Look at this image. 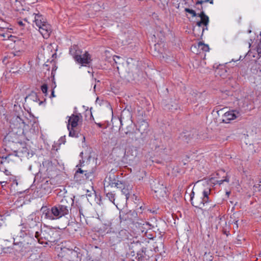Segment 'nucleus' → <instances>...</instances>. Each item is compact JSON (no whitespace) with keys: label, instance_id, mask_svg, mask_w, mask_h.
<instances>
[{"label":"nucleus","instance_id":"f3484780","mask_svg":"<svg viewBox=\"0 0 261 261\" xmlns=\"http://www.w3.org/2000/svg\"><path fill=\"white\" fill-rule=\"evenodd\" d=\"M198 16L201 18L200 21L196 22V25L198 27V29H200V27L202 25H204L205 27V30H207V25L209 22L208 17L205 14L203 11H202L200 13L198 14ZM204 30V28L202 29V32H203Z\"/></svg>","mask_w":261,"mask_h":261},{"label":"nucleus","instance_id":"c756f323","mask_svg":"<svg viewBox=\"0 0 261 261\" xmlns=\"http://www.w3.org/2000/svg\"><path fill=\"white\" fill-rule=\"evenodd\" d=\"M10 156H7L5 159H2L0 157V164H7L9 163Z\"/></svg>","mask_w":261,"mask_h":261},{"label":"nucleus","instance_id":"a878e982","mask_svg":"<svg viewBox=\"0 0 261 261\" xmlns=\"http://www.w3.org/2000/svg\"><path fill=\"white\" fill-rule=\"evenodd\" d=\"M148 128V124L146 122L143 121L138 128V131L141 134L147 132Z\"/></svg>","mask_w":261,"mask_h":261},{"label":"nucleus","instance_id":"13d9d810","mask_svg":"<svg viewBox=\"0 0 261 261\" xmlns=\"http://www.w3.org/2000/svg\"><path fill=\"white\" fill-rule=\"evenodd\" d=\"M255 67L256 68V67H257V64H255Z\"/></svg>","mask_w":261,"mask_h":261},{"label":"nucleus","instance_id":"f03ea898","mask_svg":"<svg viewBox=\"0 0 261 261\" xmlns=\"http://www.w3.org/2000/svg\"><path fill=\"white\" fill-rule=\"evenodd\" d=\"M35 237L41 244H47L48 242H57L59 238V232L53 229L46 228L40 232L36 231Z\"/></svg>","mask_w":261,"mask_h":261},{"label":"nucleus","instance_id":"4d7b16f0","mask_svg":"<svg viewBox=\"0 0 261 261\" xmlns=\"http://www.w3.org/2000/svg\"><path fill=\"white\" fill-rule=\"evenodd\" d=\"M116 58L119 59V57H118V56H116Z\"/></svg>","mask_w":261,"mask_h":261},{"label":"nucleus","instance_id":"c03bdc74","mask_svg":"<svg viewBox=\"0 0 261 261\" xmlns=\"http://www.w3.org/2000/svg\"><path fill=\"white\" fill-rule=\"evenodd\" d=\"M122 119H123V118H122V116H121V117H120V118L119 119V121H120V122L121 126L123 125V124H122V122H123V120H122Z\"/></svg>","mask_w":261,"mask_h":261},{"label":"nucleus","instance_id":"e433bc0d","mask_svg":"<svg viewBox=\"0 0 261 261\" xmlns=\"http://www.w3.org/2000/svg\"><path fill=\"white\" fill-rule=\"evenodd\" d=\"M0 36L3 37L4 38L3 40H6L7 38L9 39L10 38H14V36H12V35H9L8 34H1L0 35Z\"/></svg>","mask_w":261,"mask_h":261},{"label":"nucleus","instance_id":"bb28decb","mask_svg":"<svg viewBox=\"0 0 261 261\" xmlns=\"http://www.w3.org/2000/svg\"><path fill=\"white\" fill-rule=\"evenodd\" d=\"M197 47L198 49L202 50L204 52H207L209 51L210 48L207 44H205L202 42H199L197 44Z\"/></svg>","mask_w":261,"mask_h":261},{"label":"nucleus","instance_id":"423d86ee","mask_svg":"<svg viewBox=\"0 0 261 261\" xmlns=\"http://www.w3.org/2000/svg\"><path fill=\"white\" fill-rule=\"evenodd\" d=\"M35 240L30 236H26L22 241L14 242L13 249L17 252H19L22 255H25L27 253L32 250V245L34 244Z\"/></svg>","mask_w":261,"mask_h":261},{"label":"nucleus","instance_id":"ea45409f","mask_svg":"<svg viewBox=\"0 0 261 261\" xmlns=\"http://www.w3.org/2000/svg\"><path fill=\"white\" fill-rule=\"evenodd\" d=\"M259 70H257L256 73L258 74L259 76L260 77V81L261 82V67H258Z\"/></svg>","mask_w":261,"mask_h":261},{"label":"nucleus","instance_id":"4468645a","mask_svg":"<svg viewBox=\"0 0 261 261\" xmlns=\"http://www.w3.org/2000/svg\"><path fill=\"white\" fill-rule=\"evenodd\" d=\"M38 29L44 38L47 39L49 37L51 32V25L47 22L42 24L41 26L38 27Z\"/></svg>","mask_w":261,"mask_h":261},{"label":"nucleus","instance_id":"cd10ccee","mask_svg":"<svg viewBox=\"0 0 261 261\" xmlns=\"http://www.w3.org/2000/svg\"><path fill=\"white\" fill-rule=\"evenodd\" d=\"M42 165L46 168V171L50 170L53 166L52 162L49 160H45L42 162Z\"/></svg>","mask_w":261,"mask_h":261},{"label":"nucleus","instance_id":"864d4df0","mask_svg":"<svg viewBox=\"0 0 261 261\" xmlns=\"http://www.w3.org/2000/svg\"><path fill=\"white\" fill-rule=\"evenodd\" d=\"M34 95H35V97H36V99H37L36 94H35H35H34Z\"/></svg>","mask_w":261,"mask_h":261},{"label":"nucleus","instance_id":"39448f33","mask_svg":"<svg viewBox=\"0 0 261 261\" xmlns=\"http://www.w3.org/2000/svg\"><path fill=\"white\" fill-rule=\"evenodd\" d=\"M27 127H29L28 125L26 124L22 118L19 116L14 117L13 118L10 125L12 133H10L8 136L11 137L14 134L19 136H25L24 129H26Z\"/></svg>","mask_w":261,"mask_h":261},{"label":"nucleus","instance_id":"393cba45","mask_svg":"<svg viewBox=\"0 0 261 261\" xmlns=\"http://www.w3.org/2000/svg\"><path fill=\"white\" fill-rule=\"evenodd\" d=\"M131 121V123H132V121ZM133 130H134V128H133L132 125L131 124L130 125H129L126 127V129L124 131V133L128 137L132 138V139H133V135L134 134Z\"/></svg>","mask_w":261,"mask_h":261},{"label":"nucleus","instance_id":"f8f14e48","mask_svg":"<svg viewBox=\"0 0 261 261\" xmlns=\"http://www.w3.org/2000/svg\"><path fill=\"white\" fill-rule=\"evenodd\" d=\"M15 45L13 48V51L11 53V55H13V57H20L24 53L25 49V45L23 41L18 40L14 41Z\"/></svg>","mask_w":261,"mask_h":261},{"label":"nucleus","instance_id":"7ed1b4c3","mask_svg":"<svg viewBox=\"0 0 261 261\" xmlns=\"http://www.w3.org/2000/svg\"><path fill=\"white\" fill-rule=\"evenodd\" d=\"M41 210L42 211V217H44V219L49 220L60 219L69 214L67 211L58 204L53 206L50 209L42 207Z\"/></svg>","mask_w":261,"mask_h":261},{"label":"nucleus","instance_id":"2f4dec72","mask_svg":"<svg viewBox=\"0 0 261 261\" xmlns=\"http://www.w3.org/2000/svg\"><path fill=\"white\" fill-rule=\"evenodd\" d=\"M207 2H209L210 4H212L213 3V0H198L196 5H202L203 3Z\"/></svg>","mask_w":261,"mask_h":261},{"label":"nucleus","instance_id":"a19ab883","mask_svg":"<svg viewBox=\"0 0 261 261\" xmlns=\"http://www.w3.org/2000/svg\"><path fill=\"white\" fill-rule=\"evenodd\" d=\"M126 233H127V230H125V229H124V230H121L119 232V234H120V236H121V235H122V234H126Z\"/></svg>","mask_w":261,"mask_h":261},{"label":"nucleus","instance_id":"ddd939ff","mask_svg":"<svg viewBox=\"0 0 261 261\" xmlns=\"http://www.w3.org/2000/svg\"><path fill=\"white\" fill-rule=\"evenodd\" d=\"M241 116V113L237 110L225 112L222 116V122L228 123L231 120H233Z\"/></svg>","mask_w":261,"mask_h":261},{"label":"nucleus","instance_id":"5701e85b","mask_svg":"<svg viewBox=\"0 0 261 261\" xmlns=\"http://www.w3.org/2000/svg\"><path fill=\"white\" fill-rule=\"evenodd\" d=\"M161 141L159 139H151L150 142V146L152 150H156L161 147Z\"/></svg>","mask_w":261,"mask_h":261},{"label":"nucleus","instance_id":"b1692460","mask_svg":"<svg viewBox=\"0 0 261 261\" xmlns=\"http://www.w3.org/2000/svg\"><path fill=\"white\" fill-rule=\"evenodd\" d=\"M67 128L69 132V136L75 138H77L79 137V132L75 129V127L71 128L69 125H67Z\"/></svg>","mask_w":261,"mask_h":261},{"label":"nucleus","instance_id":"473e14b6","mask_svg":"<svg viewBox=\"0 0 261 261\" xmlns=\"http://www.w3.org/2000/svg\"><path fill=\"white\" fill-rule=\"evenodd\" d=\"M231 221H232V223H233L236 225V227H238V222L239 221L238 219H236L235 214H233L232 216L230 217Z\"/></svg>","mask_w":261,"mask_h":261},{"label":"nucleus","instance_id":"79ce46f5","mask_svg":"<svg viewBox=\"0 0 261 261\" xmlns=\"http://www.w3.org/2000/svg\"><path fill=\"white\" fill-rule=\"evenodd\" d=\"M3 172H4L6 175H9L10 172L7 169H5Z\"/></svg>","mask_w":261,"mask_h":261},{"label":"nucleus","instance_id":"de8ad7c7","mask_svg":"<svg viewBox=\"0 0 261 261\" xmlns=\"http://www.w3.org/2000/svg\"><path fill=\"white\" fill-rule=\"evenodd\" d=\"M97 125H98V126L99 127H101V126H102V124H100V123H98V124H97Z\"/></svg>","mask_w":261,"mask_h":261},{"label":"nucleus","instance_id":"f257e3e1","mask_svg":"<svg viewBox=\"0 0 261 261\" xmlns=\"http://www.w3.org/2000/svg\"><path fill=\"white\" fill-rule=\"evenodd\" d=\"M211 192V189L210 188H204L196 197H194V192L192 191L190 195L191 204L195 207L202 211L203 213L211 212L212 208L215 207L216 205L211 203L212 200L210 197Z\"/></svg>","mask_w":261,"mask_h":261},{"label":"nucleus","instance_id":"6e6d98bb","mask_svg":"<svg viewBox=\"0 0 261 261\" xmlns=\"http://www.w3.org/2000/svg\"><path fill=\"white\" fill-rule=\"evenodd\" d=\"M219 112L220 111H217V113L218 114V115H219Z\"/></svg>","mask_w":261,"mask_h":261},{"label":"nucleus","instance_id":"72a5a7b5","mask_svg":"<svg viewBox=\"0 0 261 261\" xmlns=\"http://www.w3.org/2000/svg\"><path fill=\"white\" fill-rule=\"evenodd\" d=\"M126 215V214H125L123 212H120L119 213V218L120 220V222H121L122 220L125 221L126 220L127 218L125 217Z\"/></svg>","mask_w":261,"mask_h":261},{"label":"nucleus","instance_id":"c9c22d12","mask_svg":"<svg viewBox=\"0 0 261 261\" xmlns=\"http://www.w3.org/2000/svg\"><path fill=\"white\" fill-rule=\"evenodd\" d=\"M9 163L0 164V171L3 172L6 168L8 167Z\"/></svg>","mask_w":261,"mask_h":261},{"label":"nucleus","instance_id":"0eeeda50","mask_svg":"<svg viewBox=\"0 0 261 261\" xmlns=\"http://www.w3.org/2000/svg\"><path fill=\"white\" fill-rule=\"evenodd\" d=\"M151 188L155 193L157 198H160L166 195V186L163 179L157 178L150 182Z\"/></svg>","mask_w":261,"mask_h":261},{"label":"nucleus","instance_id":"09e8293b","mask_svg":"<svg viewBox=\"0 0 261 261\" xmlns=\"http://www.w3.org/2000/svg\"><path fill=\"white\" fill-rule=\"evenodd\" d=\"M6 183H7L6 181H2L1 182V184H3V185H4V184H6Z\"/></svg>","mask_w":261,"mask_h":261},{"label":"nucleus","instance_id":"f704fd0d","mask_svg":"<svg viewBox=\"0 0 261 261\" xmlns=\"http://www.w3.org/2000/svg\"><path fill=\"white\" fill-rule=\"evenodd\" d=\"M47 86L46 84H43L41 86V91L45 94V95H46L47 94Z\"/></svg>","mask_w":261,"mask_h":261},{"label":"nucleus","instance_id":"5fc2aeb1","mask_svg":"<svg viewBox=\"0 0 261 261\" xmlns=\"http://www.w3.org/2000/svg\"><path fill=\"white\" fill-rule=\"evenodd\" d=\"M83 152H82L81 153L80 155L82 156V155H83Z\"/></svg>","mask_w":261,"mask_h":261},{"label":"nucleus","instance_id":"9b49d317","mask_svg":"<svg viewBox=\"0 0 261 261\" xmlns=\"http://www.w3.org/2000/svg\"><path fill=\"white\" fill-rule=\"evenodd\" d=\"M121 181H120L116 179V176L110 173L109 176L106 177L104 183V189H106L107 191H109L110 188H117L118 186L117 184H119Z\"/></svg>","mask_w":261,"mask_h":261},{"label":"nucleus","instance_id":"3c124183","mask_svg":"<svg viewBox=\"0 0 261 261\" xmlns=\"http://www.w3.org/2000/svg\"><path fill=\"white\" fill-rule=\"evenodd\" d=\"M82 163H82V161H81V160H80V164H81L80 166H82Z\"/></svg>","mask_w":261,"mask_h":261},{"label":"nucleus","instance_id":"4c0bfd02","mask_svg":"<svg viewBox=\"0 0 261 261\" xmlns=\"http://www.w3.org/2000/svg\"><path fill=\"white\" fill-rule=\"evenodd\" d=\"M229 181V178L227 177H225L224 179H221L218 181V183L219 185L222 184L224 181L228 182Z\"/></svg>","mask_w":261,"mask_h":261},{"label":"nucleus","instance_id":"4be33fe9","mask_svg":"<svg viewBox=\"0 0 261 261\" xmlns=\"http://www.w3.org/2000/svg\"><path fill=\"white\" fill-rule=\"evenodd\" d=\"M104 192L106 193L107 197L117 207L118 204H119L118 202L115 203V194L114 192H112L110 191V189H109V191H107L106 189H104Z\"/></svg>","mask_w":261,"mask_h":261},{"label":"nucleus","instance_id":"412c9836","mask_svg":"<svg viewBox=\"0 0 261 261\" xmlns=\"http://www.w3.org/2000/svg\"><path fill=\"white\" fill-rule=\"evenodd\" d=\"M79 248L75 247L74 249L69 250L68 253V259L70 261H79L80 253L79 252Z\"/></svg>","mask_w":261,"mask_h":261},{"label":"nucleus","instance_id":"2eb2a0df","mask_svg":"<svg viewBox=\"0 0 261 261\" xmlns=\"http://www.w3.org/2000/svg\"><path fill=\"white\" fill-rule=\"evenodd\" d=\"M117 186H118L117 189H120L122 194L125 196L124 202L126 203L129 198L131 189L128 185L122 181L118 184H117Z\"/></svg>","mask_w":261,"mask_h":261},{"label":"nucleus","instance_id":"aec40b11","mask_svg":"<svg viewBox=\"0 0 261 261\" xmlns=\"http://www.w3.org/2000/svg\"><path fill=\"white\" fill-rule=\"evenodd\" d=\"M33 15L34 16V20L33 21L37 28L47 22L46 18L39 13H34Z\"/></svg>","mask_w":261,"mask_h":261},{"label":"nucleus","instance_id":"20e7f679","mask_svg":"<svg viewBox=\"0 0 261 261\" xmlns=\"http://www.w3.org/2000/svg\"><path fill=\"white\" fill-rule=\"evenodd\" d=\"M69 53L75 61L82 66H88L92 61L91 56L88 52L85 51L82 54V51L77 49V46L76 45L72 46L70 48Z\"/></svg>","mask_w":261,"mask_h":261},{"label":"nucleus","instance_id":"58836bf2","mask_svg":"<svg viewBox=\"0 0 261 261\" xmlns=\"http://www.w3.org/2000/svg\"><path fill=\"white\" fill-rule=\"evenodd\" d=\"M257 52L259 57H261V43L257 47Z\"/></svg>","mask_w":261,"mask_h":261},{"label":"nucleus","instance_id":"9d476101","mask_svg":"<svg viewBox=\"0 0 261 261\" xmlns=\"http://www.w3.org/2000/svg\"><path fill=\"white\" fill-rule=\"evenodd\" d=\"M138 154V149L133 145L127 146L125 151L124 159L129 162L134 161Z\"/></svg>","mask_w":261,"mask_h":261},{"label":"nucleus","instance_id":"1a4fd4ad","mask_svg":"<svg viewBox=\"0 0 261 261\" xmlns=\"http://www.w3.org/2000/svg\"><path fill=\"white\" fill-rule=\"evenodd\" d=\"M41 224L39 222V218L35 215H30L28 217L25 223V228L33 229V231H38L41 227Z\"/></svg>","mask_w":261,"mask_h":261},{"label":"nucleus","instance_id":"dca6fc26","mask_svg":"<svg viewBox=\"0 0 261 261\" xmlns=\"http://www.w3.org/2000/svg\"><path fill=\"white\" fill-rule=\"evenodd\" d=\"M16 155L20 158L29 159L33 155V152L24 146L16 151Z\"/></svg>","mask_w":261,"mask_h":261},{"label":"nucleus","instance_id":"37998d69","mask_svg":"<svg viewBox=\"0 0 261 261\" xmlns=\"http://www.w3.org/2000/svg\"><path fill=\"white\" fill-rule=\"evenodd\" d=\"M56 96L55 95V92H54V90H53L52 91H51V95L50 96V97L51 98V97H55Z\"/></svg>","mask_w":261,"mask_h":261},{"label":"nucleus","instance_id":"a18cd8bd","mask_svg":"<svg viewBox=\"0 0 261 261\" xmlns=\"http://www.w3.org/2000/svg\"><path fill=\"white\" fill-rule=\"evenodd\" d=\"M18 24H19V25H20V26H22V25H23V22H22V21H19L18 22Z\"/></svg>","mask_w":261,"mask_h":261},{"label":"nucleus","instance_id":"603ef678","mask_svg":"<svg viewBox=\"0 0 261 261\" xmlns=\"http://www.w3.org/2000/svg\"><path fill=\"white\" fill-rule=\"evenodd\" d=\"M202 9H203V7H202V6H201V7H200V9H199V10H202Z\"/></svg>","mask_w":261,"mask_h":261},{"label":"nucleus","instance_id":"6e6552de","mask_svg":"<svg viewBox=\"0 0 261 261\" xmlns=\"http://www.w3.org/2000/svg\"><path fill=\"white\" fill-rule=\"evenodd\" d=\"M94 176V171L92 170L87 171L79 168L74 174V178L76 182L83 184L87 180H92Z\"/></svg>","mask_w":261,"mask_h":261},{"label":"nucleus","instance_id":"8fccbe9b","mask_svg":"<svg viewBox=\"0 0 261 261\" xmlns=\"http://www.w3.org/2000/svg\"><path fill=\"white\" fill-rule=\"evenodd\" d=\"M6 183H7L6 181H2L1 182V184H3V185H4V184H6Z\"/></svg>","mask_w":261,"mask_h":261},{"label":"nucleus","instance_id":"c85d7f7f","mask_svg":"<svg viewBox=\"0 0 261 261\" xmlns=\"http://www.w3.org/2000/svg\"><path fill=\"white\" fill-rule=\"evenodd\" d=\"M9 27V23L6 21L0 20V28L2 29H8Z\"/></svg>","mask_w":261,"mask_h":261},{"label":"nucleus","instance_id":"49530a36","mask_svg":"<svg viewBox=\"0 0 261 261\" xmlns=\"http://www.w3.org/2000/svg\"><path fill=\"white\" fill-rule=\"evenodd\" d=\"M98 6H99L97 4H95L93 5V8L97 9V8H98Z\"/></svg>","mask_w":261,"mask_h":261},{"label":"nucleus","instance_id":"7c9ffc66","mask_svg":"<svg viewBox=\"0 0 261 261\" xmlns=\"http://www.w3.org/2000/svg\"><path fill=\"white\" fill-rule=\"evenodd\" d=\"M185 11L186 12H188L191 14H192L193 17H195L196 16H198V14H197L195 12V11L192 9H190L189 8H185Z\"/></svg>","mask_w":261,"mask_h":261},{"label":"nucleus","instance_id":"6ab92c4d","mask_svg":"<svg viewBox=\"0 0 261 261\" xmlns=\"http://www.w3.org/2000/svg\"><path fill=\"white\" fill-rule=\"evenodd\" d=\"M82 119V116L80 113L76 114H73L71 116L69 117L68 125L71 126V128L76 127L78 125V122Z\"/></svg>","mask_w":261,"mask_h":261},{"label":"nucleus","instance_id":"a211bd4d","mask_svg":"<svg viewBox=\"0 0 261 261\" xmlns=\"http://www.w3.org/2000/svg\"><path fill=\"white\" fill-rule=\"evenodd\" d=\"M73 204V200L72 198L69 197H64L61 200L59 204L64 208L68 213L71 209V206Z\"/></svg>","mask_w":261,"mask_h":261}]
</instances>
